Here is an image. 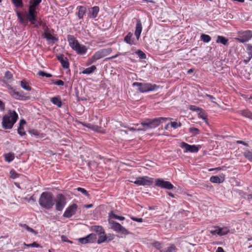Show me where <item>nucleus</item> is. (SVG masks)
I'll list each match as a JSON object with an SVG mask.
<instances>
[{
  "label": "nucleus",
  "mask_w": 252,
  "mask_h": 252,
  "mask_svg": "<svg viewBox=\"0 0 252 252\" xmlns=\"http://www.w3.org/2000/svg\"><path fill=\"white\" fill-rule=\"evenodd\" d=\"M18 118V115L15 111L9 110L7 114L3 116L2 126L5 129H11Z\"/></svg>",
  "instance_id": "1"
},
{
  "label": "nucleus",
  "mask_w": 252,
  "mask_h": 252,
  "mask_svg": "<svg viewBox=\"0 0 252 252\" xmlns=\"http://www.w3.org/2000/svg\"><path fill=\"white\" fill-rule=\"evenodd\" d=\"M38 203L39 205L44 209H51L55 204L53 194L48 191L42 192L39 197Z\"/></svg>",
  "instance_id": "2"
},
{
  "label": "nucleus",
  "mask_w": 252,
  "mask_h": 252,
  "mask_svg": "<svg viewBox=\"0 0 252 252\" xmlns=\"http://www.w3.org/2000/svg\"><path fill=\"white\" fill-rule=\"evenodd\" d=\"M132 86L137 87L138 90L142 93L154 91L158 88V87L155 84L153 85L151 83H142L136 82L132 84Z\"/></svg>",
  "instance_id": "3"
},
{
  "label": "nucleus",
  "mask_w": 252,
  "mask_h": 252,
  "mask_svg": "<svg viewBox=\"0 0 252 252\" xmlns=\"http://www.w3.org/2000/svg\"><path fill=\"white\" fill-rule=\"evenodd\" d=\"M112 51L111 48H104L99 50L95 52L89 60V64L94 63L97 60L109 55Z\"/></svg>",
  "instance_id": "4"
},
{
  "label": "nucleus",
  "mask_w": 252,
  "mask_h": 252,
  "mask_svg": "<svg viewBox=\"0 0 252 252\" xmlns=\"http://www.w3.org/2000/svg\"><path fill=\"white\" fill-rule=\"evenodd\" d=\"M54 202L56 210L58 211H62L66 204V197L63 194L59 193L57 195Z\"/></svg>",
  "instance_id": "5"
},
{
  "label": "nucleus",
  "mask_w": 252,
  "mask_h": 252,
  "mask_svg": "<svg viewBox=\"0 0 252 252\" xmlns=\"http://www.w3.org/2000/svg\"><path fill=\"white\" fill-rule=\"evenodd\" d=\"M108 223L110 225V228L116 232L121 233L123 234L128 235L129 231L119 223L113 220H108Z\"/></svg>",
  "instance_id": "6"
},
{
  "label": "nucleus",
  "mask_w": 252,
  "mask_h": 252,
  "mask_svg": "<svg viewBox=\"0 0 252 252\" xmlns=\"http://www.w3.org/2000/svg\"><path fill=\"white\" fill-rule=\"evenodd\" d=\"M137 186H150L154 183V178L148 176L139 177L135 181H130Z\"/></svg>",
  "instance_id": "7"
},
{
  "label": "nucleus",
  "mask_w": 252,
  "mask_h": 252,
  "mask_svg": "<svg viewBox=\"0 0 252 252\" xmlns=\"http://www.w3.org/2000/svg\"><path fill=\"white\" fill-rule=\"evenodd\" d=\"M229 232V229L226 227H220L219 226H214L210 230L211 234L214 236H222L226 235Z\"/></svg>",
  "instance_id": "8"
},
{
  "label": "nucleus",
  "mask_w": 252,
  "mask_h": 252,
  "mask_svg": "<svg viewBox=\"0 0 252 252\" xmlns=\"http://www.w3.org/2000/svg\"><path fill=\"white\" fill-rule=\"evenodd\" d=\"M141 125L144 127V129H139V130L153 129L158 127L159 125L158 120L156 118L148 119L146 121L141 123Z\"/></svg>",
  "instance_id": "9"
},
{
  "label": "nucleus",
  "mask_w": 252,
  "mask_h": 252,
  "mask_svg": "<svg viewBox=\"0 0 252 252\" xmlns=\"http://www.w3.org/2000/svg\"><path fill=\"white\" fill-rule=\"evenodd\" d=\"M238 34L237 40L240 43L248 42L252 38V31L250 30L239 32Z\"/></svg>",
  "instance_id": "10"
},
{
  "label": "nucleus",
  "mask_w": 252,
  "mask_h": 252,
  "mask_svg": "<svg viewBox=\"0 0 252 252\" xmlns=\"http://www.w3.org/2000/svg\"><path fill=\"white\" fill-rule=\"evenodd\" d=\"M155 186L168 190L172 189L174 188V186L170 182L164 181L161 178L156 179Z\"/></svg>",
  "instance_id": "11"
},
{
  "label": "nucleus",
  "mask_w": 252,
  "mask_h": 252,
  "mask_svg": "<svg viewBox=\"0 0 252 252\" xmlns=\"http://www.w3.org/2000/svg\"><path fill=\"white\" fill-rule=\"evenodd\" d=\"M180 147L184 149V152L185 153L190 152L195 153H197L199 150V148L198 146L193 145H189L185 142H182L180 144Z\"/></svg>",
  "instance_id": "12"
},
{
  "label": "nucleus",
  "mask_w": 252,
  "mask_h": 252,
  "mask_svg": "<svg viewBox=\"0 0 252 252\" xmlns=\"http://www.w3.org/2000/svg\"><path fill=\"white\" fill-rule=\"evenodd\" d=\"M78 206L76 204L69 205L65 209L63 217L66 218H70L74 215L77 210Z\"/></svg>",
  "instance_id": "13"
},
{
  "label": "nucleus",
  "mask_w": 252,
  "mask_h": 252,
  "mask_svg": "<svg viewBox=\"0 0 252 252\" xmlns=\"http://www.w3.org/2000/svg\"><path fill=\"white\" fill-rule=\"evenodd\" d=\"M37 12L28 10V12L26 14L28 22H29L32 25H34L35 27H38L39 26L37 23Z\"/></svg>",
  "instance_id": "14"
},
{
  "label": "nucleus",
  "mask_w": 252,
  "mask_h": 252,
  "mask_svg": "<svg viewBox=\"0 0 252 252\" xmlns=\"http://www.w3.org/2000/svg\"><path fill=\"white\" fill-rule=\"evenodd\" d=\"M96 239V235L94 234L91 233L85 237L80 238L78 239L79 243L82 244H86L88 243H93Z\"/></svg>",
  "instance_id": "15"
},
{
  "label": "nucleus",
  "mask_w": 252,
  "mask_h": 252,
  "mask_svg": "<svg viewBox=\"0 0 252 252\" xmlns=\"http://www.w3.org/2000/svg\"><path fill=\"white\" fill-rule=\"evenodd\" d=\"M58 60L61 63L62 67L64 69H67L69 67V63L68 62V60L67 57L64 56L63 55L61 54L58 55L57 57Z\"/></svg>",
  "instance_id": "16"
},
{
  "label": "nucleus",
  "mask_w": 252,
  "mask_h": 252,
  "mask_svg": "<svg viewBox=\"0 0 252 252\" xmlns=\"http://www.w3.org/2000/svg\"><path fill=\"white\" fill-rule=\"evenodd\" d=\"M142 31V25L141 22L139 19L136 20V23L135 26V30L134 35L137 40H139L140 35Z\"/></svg>",
  "instance_id": "17"
},
{
  "label": "nucleus",
  "mask_w": 252,
  "mask_h": 252,
  "mask_svg": "<svg viewBox=\"0 0 252 252\" xmlns=\"http://www.w3.org/2000/svg\"><path fill=\"white\" fill-rule=\"evenodd\" d=\"M67 39L70 47L73 50L75 48V47L79 45V43L74 35L71 34L67 35Z\"/></svg>",
  "instance_id": "18"
},
{
  "label": "nucleus",
  "mask_w": 252,
  "mask_h": 252,
  "mask_svg": "<svg viewBox=\"0 0 252 252\" xmlns=\"http://www.w3.org/2000/svg\"><path fill=\"white\" fill-rule=\"evenodd\" d=\"M87 48L86 46L79 44V45H77V46L75 47V48L73 49L77 54L79 55H84L86 53L87 51Z\"/></svg>",
  "instance_id": "19"
},
{
  "label": "nucleus",
  "mask_w": 252,
  "mask_h": 252,
  "mask_svg": "<svg viewBox=\"0 0 252 252\" xmlns=\"http://www.w3.org/2000/svg\"><path fill=\"white\" fill-rule=\"evenodd\" d=\"M133 34L129 32L124 38V41L126 42L127 44L129 45H135V40L134 38H132Z\"/></svg>",
  "instance_id": "20"
},
{
  "label": "nucleus",
  "mask_w": 252,
  "mask_h": 252,
  "mask_svg": "<svg viewBox=\"0 0 252 252\" xmlns=\"http://www.w3.org/2000/svg\"><path fill=\"white\" fill-rule=\"evenodd\" d=\"M50 101L53 104L57 105L58 107H61L62 106V102L60 96L51 98Z\"/></svg>",
  "instance_id": "21"
},
{
  "label": "nucleus",
  "mask_w": 252,
  "mask_h": 252,
  "mask_svg": "<svg viewBox=\"0 0 252 252\" xmlns=\"http://www.w3.org/2000/svg\"><path fill=\"white\" fill-rule=\"evenodd\" d=\"M13 96L16 99H23L24 97L23 92L17 91L15 89L12 90Z\"/></svg>",
  "instance_id": "22"
},
{
  "label": "nucleus",
  "mask_w": 252,
  "mask_h": 252,
  "mask_svg": "<svg viewBox=\"0 0 252 252\" xmlns=\"http://www.w3.org/2000/svg\"><path fill=\"white\" fill-rule=\"evenodd\" d=\"M99 11V8L98 6H95L93 7L92 8V10L91 11V14L90 16V18H93V19L95 18L97 16Z\"/></svg>",
  "instance_id": "23"
},
{
  "label": "nucleus",
  "mask_w": 252,
  "mask_h": 252,
  "mask_svg": "<svg viewBox=\"0 0 252 252\" xmlns=\"http://www.w3.org/2000/svg\"><path fill=\"white\" fill-rule=\"evenodd\" d=\"M93 231L97 233L98 235L104 233V230L103 228L100 225H94L92 226Z\"/></svg>",
  "instance_id": "24"
},
{
  "label": "nucleus",
  "mask_w": 252,
  "mask_h": 252,
  "mask_svg": "<svg viewBox=\"0 0 252 252\" xmlns=\"http://www.w3.org/2000/svg\"><path fill=\"white\" fill-rule=\"evenodd\" d=\"M44 37L47 41H52L53 44L58 40V38L54 36L49 32L45 33Z\"/></svg>",
  "instance_id": "25"
},
{
  "label": "nucleus",
  "mask_w": 252,
  "mask_h": 252,
  "mask_svg": "<svg viewBox=\"0 0 252 252\" xmlns=\"http://www.w3.org/2000/svg\"><path fill=\"white\" fill-rule=\"evenodd\" d=\"M15 158V155L13 153H8L4 155L5 161L7 162H10L14 160Z\"/></svg>",
  "instance_id": "26"
},
{
  "label": "nucleus",
  "mask_w": 252,
  "mask_h": 252,
  "mask_svg": "<svg viewBox=\"0 0 252 252\" xmlns=\"http://www.w3.org/2000/svg\"><path fill=\"white\" fill-rule=\"evenodd\" d=\"M96 69V67L95 65H92L91 67H87L84 69L82 73L84 74H90L94 72Z\"/></svg>",
  "instance_id": "27"
},
{
  "label": "nucleus",
  "mask_w": 252,
  "mask_h": 252,
  "mask_svg": "<svg viewBox=\"0 0 252 252\" xmlns=\"http://www.w3.org/2000/svg\"><path fill=\"white\" fill-rule=\"evenodd\" d=\"M247 52L249 56L248 60L246 61V62H249L252 58V45L250 44H247L246 45Z\"/></svg>",
  "instance_id": "28"
},
{
  "label": "nucleus",
  "mask_w": 252,
  "mask_h": 252,
  "mask_svg": "<svg viewBox=\"0 0 252 252\" xmlns=\"http://www.w3.org/2000/svg\"><path fill=\"white\" fill-rule=\"evenodd\" d=\"M78 11L77 13V16L79 19H82L85 13L86 8L83 6H79L78 7Z\"/></svg>",
  "instance_id": "29"
},
{
  "label": "nucleus",
  "mask_w": 252,
  "mask_h": 252,
  "mask_svg": "<svg viewBox=\"0 0 252 252\" xmlns=\"http://www.w3.org/2000/svg\"><path fill=\"white\" fill-rule=\"evenodd\" d=\"M104 242H107V236L105 234V233L102 234H99L97 243L100 244Z\"/></svg>",
  "instance_id": "30"
},
{
  "label": "nucleus",
  "mask_w": 252,
  "mask_h": 252,
  "mask_svg": "<svg viewBox=\"0 0 252 252\" xmlns=\"http://www.w3.org/2000/svg\"><path fill=\"white\" fill-rule=\"evenodd\" d=\"M223 179L220 178L218 176H212L210 179L211 182L213 183H221L223 182Z\"/></svg>",
  "instance_id": "31"
},
{
  "label": "nucleus",
  "mask_w": 252,
  "mask_h": 252,
  "mask_svg": "<svg viewBox=\"0 0 252 252\" xmlns=\"http://www.w3.org/2000/svg\"><path fill=\"white\" fill-rule=\"evenodd\" d=\"M228 40V39L225 38V37L223 36L219 35L217 37L216 42L217 43H220L223 45H225L227 44Z\"/></svg>",
  "instance_id": "32"
},
{
  "label": "nucleus",
  "mask_w": 252,
  "mask_h": 252,
  "mask_svg": "<svg viewBox=\"0 0 252 252\" xmlns=\"http://www.w3.org/2000/svg\"><path fill=\"white\" fill-rule=\"evenodd\" d=\"M20 85L21 87L27 91H30L32 89L31 87L29 86V83L26 82L25 80H22L20 82Z\"/></svg>",
  "instance_id": "33"
},
{
  "label": "nucleus",
  "mask_w": 252,
  "mask_h": 252,
  "mask_svg": "<svg viewBox=\"0 0 252 252\" xmlns=\"http://www.w3.org/2000/svg\"><path fill=\"white\" fill-rule=\"evenodd\" d=\"M12 3L14 6L17 8H22L23 7V2L22 0H11Z\"/></svg>",
  "instance_id": "34"
},
{
  "label": "nucleus",
  "mask_w": 252,
  "mask_h": 252,
  "mask_svg": "<svg viewBox=\"0 0 252 252\" xmlns=\"http://www.w3.org/2000/svg\"><path fill=\"white\" fill-rule=\"evenodd\" d=\"M241 114L242 116L252 120V113L250 111L244 110L241 111Z\"/></svg>",
  "instance_id": "35"
},
{
  "label": "nucleus",
  "mask_w": 252,
  "mask_h": 252,
  "mask_svg": "<svg viewBox=\"0 0 252 252\" xmlns=\"http://www.w3.org/2000/svg\"><path fill=\"white\" fill-rule=\"evenodd\" d=\"M86 126L90 128L91 129H92L94 131H97V132L99 131L101 129V127H100L98 126H96V125H91V124H88V125H86Z\"/></svg>",
  "instance_id": "36"
},
{
  "label": "nucleus",
  "mask_w": 252,
  "mask_h": 252,
  "mask_svg": "<svg viewBox=\"0 0 252 252\" xmlns=\"http://www.w3.org/2000/svg\"><path fill=\"white\" fill-rule=\"evenodd\" d=\"M30 5L28 8V10L34 11V12H37L36 11V8L37 6L39 5L38 4H35V3H33L32 2L30 1L29 2Z\"/></svg>",
  "instance_id": "37"
},
{
  "label": "nucleus",
  "mask_w": 252,
  "mask_h": 252,
  "mask_svg": "<svg viewBox=\"0 0 252 252\" xmlns=\"http://www.w3.org/2000/svg\"><path fill=\"white\" fill-rule=\"evenodd\" d=\"M201 39L205 43H208L211 41V37L207 34H202L200 36Z\"/></svg>",
  "instance_id": "38"
},
{
  "label": "nucleus",
  "mask_w": 252,
  "mask_h": 252,
  "mask_svg": "<svg viewBox=\"0 0 252 252\" xmlns=\"http://www.w3.org/2000/svg\"><path fill=\"white\" fill-rule=\"evenodd\" d=\"M244 157L249 160L252 162V151H246L244 153Z\"/></svg>",
  "instance_id": "39"
},
{
  "label": "nucleus",
  "mask_w": 252,
  "mask_h": 252,
  "mask_svg": "<svg viewBox=\"0 0 252 252\" xmlns=\"http://www.w3.org/2000/svg\"><path fill=\"white\" fill-rule=\"evenodd\" d=\"M120 216L116 215L113 211L108 213V220H113V219L118 220Z\"/></svg>",
  "instance_id": "40"
},
{
  "label": "nucleus",
  "mask_w": 252,
  "mask_h": 252,
  "mask_svg": "<svg viewBox=\"0 0 252 252\" xmlns=\"http://www.w3.org/2000/svg\"><path fill=\"white\" fill-rule=\"evenodd\" d=\"M177 249L174 244H171L166 249L165 252H177Z\"/></svg>",
  "instance_id": "41"
},
{
  "label": "nucleus",
  "mask_w": 252,
  "mask_h": 252,
  "mask_svg": "<svg viewBox=\"0 0 252 252\" xmlns=\"http://www.w3.org/2000/svg\"><path fill=\"white\" fill-rule=\"evenodd\" d=\"M136 54L140 59H145L146 58V54L141 50H138L135 52Z\"/></svg>",
  "instance_id": "42"
},
{
  "label": "nucleus",
  "mask_w": 252,
  "mask_h": 252,
  "mask_svg": "<svg viewBox=\"0 0 252 252\" xmlns=\"http://www.w3.org/2000/svg\"><path fill=\"white\" fill-rule=\"evenodd\" d=\"M37 74L42 77H46L50 78L52 76V74L45 72L44 71L40 70L38 72Z\"/></svg>",
  "instance_id": "43"
},
{
  "label": "nucleus",
  "mask_w": 252,
  "mask_h": 252,
  "mask_svg": "<svg viewBox=\"0 0 252 252\" xmlns=\"http://www.w3.org/2000/svg\"><path fill=\"white\" fill-rule=\"evenodd\" d=\"M10 178L13 179H15L19 177V174L17 173L14 170H11L10 171Z\"/></svg>",
  "instance_id": "44"
},
{
  "label": "nucleus",
  "mask_w": 252,
  "mask_h": 252,
  "mask_svg": "<svg viewBox=\"0 0 252 252\" xmlns=\"http://www.w3.org/2000/svg\"><path fill=\"white\" fill-rule=\"evenodd\" d=\"M18 133L21 136L26 135V131L24 130L23 126H19L18 128Z\"/></svg>",
  "instance_id": "45"
},
{
  "label": "nucleus",
  "mask_w": 252,
  "mask_h": 252,
  "mask_svg": "<svg viewBox=\"0 0 252 252\" xmlns=\"http://www.w3.org/2000/svg\"><path fill=\"white\" fill-rule=\"evenodd\" d=\"M12 78V75L9 71H6L4 74V79L7 81H10Z\"/></svg>",
  "instance_id": "46"
},
{
  "label": "nucleus",
  "mask_w": 252,
  "mask_h": 252,
  "mask_svg": "<svg viewBox=\"0 0 252 252\" xmlns=\"http://www.w3.org/2000/svg\"><path fill=\"white\" fill-rule=\"evenodd\" d=\"M189 132L193 135H197L200 133L199 130L195 127H190Z\"/></svg>",
  "instance_id": "47"
},
{
  "label": "nucleus",
  "mask_w": 252,
  "mask_h": 252,
  "mask_svg": "<svg viewBox=\"0 0 252 252\" xmlns=\"http://www.w3.org/2000/svg\"><path fill=\"white\" fill-rule=\"evenodd\" d=\"M18 20H19V23L22 25L25 26L28 25V20H27V19H25L23 16L20 17Z\"/></svg>",
  "instance_id": "48"
},
{
  "label": "nucleus",
  "mask_w": 252,
  "mask_h": 252,
  "mask_svg": "<svg viewBox=\"0 0 252 252\" xmlns=\"http://www.w3.org/2000/svg\"><path fill=\"white\" fill-rule=\"evenodd\" d=\"M22 226L23 227H24V228H25L28 231H30L32 233H34V234H36V233H37L36 232L34 229H33L32 228L29 227L28 225H27L26 224L22 225Z\"/></svg>",
  "instance_id": "49"
},
{
  "label": "nucleus",
  "mask_w": 252,
  "mask_h": 252,
  "mask_svg": "<svg viewBox=\"0 0 252 252\" xmlns=\"http://www.w3.org/2000/svg\"><path fill=\"white\" fill-rule=\"evenodd\" d=\"M171 126L174 129H176L178 127H181L182 124L181 123H177L176 122H172L170 123Z\"/></svg>",
  "instance_id": "50"
},
{
  "label": "nucleus",
  "mask_w": 252,
  "mask_h": 252,
  "mask_svg": "<svg viewBox=\"0 0 252 252\" xmlns=\"http://www.w3.org/2000/svg\"><path fill=\"white\" fill-rule=\"evenodd\" d=\"M77 190L81 192H82L83 194H84L86 196H89V194L87 191V190L84 188H78Z\"/></svg>",
  "instance_id": "51"
},
{
  "label": "nucleus",
  "mask_w": 252,
  "mask_h": 252,
  "mask_svg": "<svg viewBox=\"0 0 252 252\" xmlns=\"http://www.w3.org/2000/svg\"><path fill=\"white\" fill-rule=\"evenodd\" d=\"M189 109L193 111H203V110L201 108H200L199 107L195 105H190L189 106Z\"/></svg>",
  "instance_id": "52"
},
{
  "label": "nucleus",
  "mask_w": 252,
  "mask_h": 252,
  "mask_svg": "<svg viewBox=\"0 0 252 252\" xmlns=\"http://www.w3.org/2000/svg\"><path fill=\"white\" fill-rule=\"evenodd\" d=\"M153 246L157 249L160 250L162 248L161 244L159 242H156L154 243Z\"/></svg>",
  "instance_id": "53"
},
{
  "label": "nucleus",
  "mask_w": 252,
  "mask_h": 252,
  "mask_svg": "<svg viewBox=\"0 0 252 252\" xmlns=\"http://www.w3.org/2000/svg\"><path fill=\"white\" fill-rule=\"evenodd\" d=\"M61 238V240H62V242H67V243H69L70 244H72L73 243V242L72 241H71L69 240H68V239L67 238V237L66 236L62 235Z\"/></svg>",
  "instance_id": "54"
},
{
  "label": "nucleus",
  "mask_w": 252,
  "mask_h": 252,
  "mask_svg": "<svg viewBox=\"0 0 252 252\" xmlns=\"http://www.w3.org/2000/svg\"><path fill=\"white\" fill-rule=\"evenodd\" d=\"M157 119H158V120L159 125H160V124L161 123H162V122L167 121L168 120H171V119L170 118L159 117V118H157Z\"/></svg>",
  "instance_id": "55"
},
{
  "label": "nucleus",
  "mask_w": 252,
  "mask_h": 252,
  "mask_svg": "<svg viewBox=\"0 0 252 252\" xmlns=\"http://www.w3.org/2000/svg\"><path fill=\"white\" fill-rule=\"evenodd\" d=\"M198 117L199 118L202 119V120L206 121V118L202 111H201V112L198 114Z\"/></svg>",
  "instance_id": "56"
},
{
  "label": "nucleus",
  "mask_w": 252,
  "mask_h": 252,
  "mask_svg": "<svg viewBox=\"0 0 252 252\" xmlns=\"http://www.w3.org/2000/svg\"><path fill=\"white\" fill-rule=\"evenodd\" d=\"M130 219L135 221L138 222H142L143 221V219L142 218H137L133 216H131Z\"/></svg>",
  "instance_id": "57"
},
{
  "label": "nucleus",
  "mask_w": 252,
  "mask_h": 252,
  "mask_svg": "<svg viewBox=\"0 0 252 252\" xmlns=\"http://www.w3.org/2000/svg\"><path fill=\"white\" fill-rule=\"evenodd\" d=\"M55 85H58V86H63L64 85V82L62 81V80H58L57 81L53 83Z\"/></svg>",
  "instance_id": "58"
},
{
  "label": "nucleus",
  "mask_w": 252,
  "mask_h": 252,
  "mask_svg": "<svg viewBox=\"0 0 252 252\" xmlns=\"http://www.w3.org/2000/svg\"><path fill=\"white\" fill-rule=\"evenodd\" d=\"M5 110V104L0 99V111H3Z\"/></svg>",
  "instance_id": "59"
},
{
  "label": "nucleus",
  "mask_w": 252,
  "mask_h": 252,
  "mask_svg": "<svg viewBox=\"0 0 252 252\" xmlns=\"http://www.w3.org/2000/svg\"><path fill=\"white\" fill-rule=\"evenodd\" d=\"M30 133L32 134V135H34L36 136H39V133L38 132V131H37L36 130H34V129H32V130H31L30 131Z\"/></svg>",
  "instance_id": "60"
},
{
  "label": "nucleus",
  "mask_w": 252,
  "mask_h": 252,
  "mask_svg": "<svg viewBox=\"0 0 252 252\" xmlns=\"http://www.w3.org/2000/svg\"><path fill=\"white\" fill-rule=\"evenodd\" d=\"M30 247H35V248H41V247L40 246V245H39L38 244H37L36 242H33L32 244H30Z\"/></svg>",
  "instance_id": "61"
},
{
  "label": "nucleus",
  "mask_w": 252,
  "mask_h": 252,
  "mask_svg": "<svg viewBox=\"0 0 252 252\" xmlns=\"http://www.w3.org/2000/svg\"><path fill=\"white\" fill-rule=\"evenodd\" d=\"M106 236H107V242L111 241L114 238V236H113V234H108V235H106Z\"/></svg>",
  "instance_id": "62"
},
{
  "label": "nucleus",
  "mask_w": 252,
  "mask_h": 252,
  "mask_svg": "<svg viewBox=\"0 0 252 252\" xmlns=\"http://www.w3.org/2000/svg\"><path fill=\"white\" fill-rule=\"evenodd\" d=\"M25 124L26 121L22 119L20 121L19 126H23Z\"/></svg>",
  "instance_id": "63"
},
{
  "label": "nucleus",
  "mask_w": 252,
  "mask_h": 252,
  "mask_svg": "<svg viewBox=\"0 0 252 252\" xmlns=\"http://www.w3.org/2000/svg\"><path fill=\"white\" fill-rule=\"evenodd\" d=\"M216 252H224V251L221 247H218Z\"/></svg>",
  "instance_id": "64"
}]
</instances>
